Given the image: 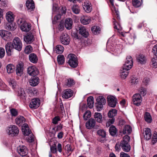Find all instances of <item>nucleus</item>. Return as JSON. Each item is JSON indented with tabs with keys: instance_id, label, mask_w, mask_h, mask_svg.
I'll return each instance as SVG.
<instances>
[{
	"instance_id": "nucleus-3",
	"label": "nucleus",
	"mask_w": 157,
	"mask_h": 157,
	"mask_svg": "<svg viewBox=\"0 0 157 157\" xmlns=\"http://www.w3.org/2000/svg\"><path fill=\"white\" fill-rule=\"evenodd\" d=\"M67 59L68 63L72 67H75L78 64L77 58L75 55L73 54H70L68 56Z\"/></svg>"
},
{
	"instance_id": "nucleus-18",
	"label": "nucleus",
	"mask_w": 157,
	"mask_h": 157,
	"mask_svg": "<svg viewBox=\"0 0 157 157\" xmlns=\"http://www.w3.org/2000/svg\"><path fill=\"white\" fill-rule=\"evenodd\" d=\"M26 6L30 11L33 10L35 8L34 3L33 0H28L26 2Z\"/></svg>"
},
{
	"instance_id": "nucleus-31",
	"label": "nucleus",
	"mask_w": 157,
	"mask_h": 157,
	"mask_svg": "<svg viewBox=\"0 0 157 157\" xmlns=\"http://www.w3.org/2000/svg\"><path fill=\"white\" fill-rule=\"evenodd\" d=\"M71 9L73 12L76 14H78L80 11L79 6L76 4L73 5L72 6Z\"/></svg>"
},
{
	"instance_id": "nucleus-47",
	"label": "nucleus",
	"mask_w": 157,
	"mask_h": 157,
	"mask_svg": "<svg viewBox=\"0 0 157 157\" xmlns=\"http://www.w3.org/2000/svg\"><path fill=\"white\" fill-rule=\"evenodd\" d=\"M109 132L112 136H115L117 133V129L115 126H111L109 129Z\"/></svg>"
},
{
	"instance_id": "nucleus-4",
	"label": "nucleus",
	"mask_w": 157,
	"mask_h": 157,
	"mask_svg": "<svg viewBox=\"0 0 157 157\" xmlns=\"http://www.w3.org/2000/svg\"><path fill=\"white\" fill-rule=\"evenodd\" d=\"M6 132L9 135L14 136L18 134L19 130L16 126L12 125L8 127L6 129Z\"/></svg>"
},
{
	"instance_id": "nucleus-40",
	"label": "nucleus",
	"mask_w": 157,
	"mask_h": 157,
	"mask_svg": "<svg viewBox=\"0 0 157 157\" xmlns=\"http://www.w3.org/2000/svg\"><path fill=\"white\" fill-rule=\"evenodd\" d=\"M91 30L93 33L94 34L99 33L100 31V28L97 26H94L92 27Z\"/></svg>"
},
{
	"instance_id": "nucleus-16",
	"label": "nucleus",
	"mask_w": 157,
	"mask_h": 157,
	"mask_svg": "<svg viewBox=\"0 0 157 157\" xmlns=\"http://www.w3.org/2000/svg\"><path fill=\"white\" fill-rule=\"evenodd\" d=\"M24 41L28 44H31L33 42L34 40L33 35L32 33H28L24 38Z\"/></svg>"
},
{
	"instance_id": "nucleus-41",
	"label": "nucleus",
	"mask_w": 157,
	"mask_h": 157,
	"mask_svg": "<svg viewBox=\"0 0 157 157\" xmlns=\"http://www.w3.org/2000/svg\"><path fill=\"white\" fill-rule=\"evenodd\" d=\"M117 114V110L115 109H113L109 112L108 115L109 117H114L116 116Z\"/></svg>"
},
{
	"instance_id": "nucleus-27",
	"label": "nucleus",
	"mask_w": 157,
	"mask_h": 157,
	"mask_svg": "<svg viewBox=\"0 0 157 157\" xmlns=\"http://www.w3.org/2000/svg\"><path fill=\"white\" fill-rule=\"evenodd\" d=\"M80 21L83 25H87L89 24L91 21L90 17L86 16H83L81 18Z\"/></svg>"
},
{
	"instance_id": "nucleus-62",
	"label": "nucleus",
	"mask_w": 157,
	"mask_h": 157,
	"mask_svg": "<svg viewBox=\"0 0 157 157\" xmlns=\"http://www.w3.org/2000/svg\"><path fill=\"white\" fill-rule=\"evenodd\" d=\"M10 111L12 116H16L17 115V111L15 109H12L10 110Z\"/></svg>"
},
{
	"instance_id": "nucleus-43",
	"label": "nucleus",
	"mask_w": 157,
	"mask_h": 157,
	"mask_svg": "<svg viewBox=\"0 0 157 157\" xmlns=\"http://www.w3.org/2000/svg\"><path fill=\"white\" fill-rule=\"evenodd\" d=\"M12 35L10 32L6 31L3 39L6 40H9L12 38Z\"/></svg>"
},
{
	"instance_id": "nucleus-25",
	"label": "nucleus",
	"mask_w": 157,
	"mask_h": 157,
	"mask_svg": "<svg viewBox=\"0 0 157 157\" xmlns=\"http://www.w3.org/2000/svg\"><path fill=\"white\" fill-rule=\"evenodd\" d=\"M128 70L122 68L120 69V74L121 77L122 79H124L126 78L128 75Z\"/></svg>"
},
{
	"instance_id": "nucleus-36",
	"label": "nucleus",
	"mask_w": 157,
	"mask_h": 157,
	"mask_svg": "<svg viewBox=\"0 0 157 157\" xmlns=\"http://www.w3.org/2000/svg\"><path fill=\"white\" fill-rule=\"evenodd\" d=\"M5 29L7 30L13 31L16 29V27L12 24L7 23L5 26Z\"/></svg>"
},
{
	"instance_id": "nucleus-61",
	"label": "nucleus",
	"mask_w": 157,
	"mask_h": 157,
	"mask_svg": "<svg viewBox=\"0 0 157 157\" xmlns=\"http://www.w3.org/2000/svg\"><path fill=\"white\" fill-rule=\"evenodd\" d=\"M138 82V78L136 77H132L131 80V83L132 85H135Z\"/></svg>"
},
{
	"instance_id": "nucleus-59",
	"label": "nucleus",
	"mask_w": 157,
	"mask_h": 157,
	"mask_svg": "<svg viewBox=\"0 0 157 157\" xmlns=\"http://www.w3.org/2000/svg\"><path fill=\"white\" fill-rule=\"evenodd\" d=\"M65 149L68 153L71 152L73 151L71 146L69 144H67L65 146Z\"/></svg>"
},
{
	"instance_id": "nucleus-21",
	"label": "nucleus",
	"mask_w": 157,
	"mask_h": 157,
	"mask_svg": "<svg viewBox=\"0 0 157 157\" xmlns=\"http://www.w3.org/2000/svg\"><path fill=\"white\" fill-rule=\"evenodd\" d=\"M144 137L147 140H149L151 136V133L150 129L149 128H145L143 132Z\"/></svg>"
},
{
	"instance_id": "nucleus-45",
	"label": "nucleus",
	"mask_w": 157,
	"mask_h": 157,
	"mask_svg": "<svg viewBox=\"0 0 157 157\" xmlns=\"http://www.w3.org/2000/svg\"><path fill=\"white\" fill-rule=\"evenodd\" d=\"M91 113L90 111L87 110L85 112L83 115V118L85 120H86L91 116Z\"/></svg>"
},
{
	"instance_id": "nucleus-64",
	"label": "nucleus",
	"mask_w": 157,
	"mask_h": 157,
	"mask_svg": "<svg viewBox=\"0 0 157 157\" xmlns=\"http://www.w3.org/2000/svg\"><path fill=\"white\" fill-rule=\"evenodd\" d=\"M152 52L154 54L157 56V44L155 45L154 46L152 49Z\"/></svg>"
},
{
	"instance_id": "nucleus-2",
	"label": "nucleus",
	"mask_w": 157,
	"mask_h": 157,
	"mask_svg": "<svg viewBox=\"0 0 157 157\" xmlns=\"http://www.w3.org/2000/svg\"><path fill=\"white\" fill-rule=\"evenodd\" d=\"M130 137L128 135L125 136L122 140L121 142V147L124 151L129 152L131 149V146L129 144Z\"/></svg>"
},
{
	"instance_id": "nucleus-22",
	"label": "nucleus",
	"mask_w": 157,
	"mask_h": 157,
	"mask_svg": "<svg viewBox=\"0 0 157 157\" xmlns=\"http://www.w3.org/2000/svg\"><path fill=\"white\" fill-rule=\"evenodd\" d=\"M39 82V79L38 77H35L31 78L29 81L30 85L32 86L37 85Z\"/></svg>"
},
{
	"instance_id": "nucleus-29",
	"label": "nucleus",
	"mask_w": 157,
	"mask_h": 157,
	"mask_svg": "<svg viewBox=\"0 0 157 157\" xmlns=\"http://www.w3.org/2000/svg\"><path fill=\"white\" fill-rule=\"evenodd\" d=\"M136 58L138 61L141 63H144L146 62V57L144 55L142 54H140Z\"/></svg>"
},
{
	"instance_id": "nucleus-24",
	"label": "nucleus",
	"mask_w": 157,
	"mask_h": 157,
	"mask_svg": "<svg viewBox=\"0 0 157 157\" xmlns=\"http://www.w3.org/2000/svg\"><path fill=\"white\" fill-rule=\"evenodd\" d=\"M23 66V64L22 63H19L17 65L16 72V74L18 75L21 76L22 74Z\"/></svg>"
},
{
	"instance_id": "nucleus-28",
	"label": "nucleus",
	"mask_w": 157,
	"mask_h": 157,
	"mask_svg": "<svg viewBox=\"0 0 157 157\" xmlns=\"http://www.w3.org/2000/svg\"><path fill=\"white\" fill-rule=\"evenodd\" d=\"M29 58L30 61L33 63H36L37 62V57L34 53L30 54L29 56Z\"/></svg>"
},
{
	"instance_id": "nucleus-5",
	"label": "nucleus",
	"mask_w": 157,
	"mask_h": 157,
	"mask_svg": "<svg viewBox=\"0 0 157 157\" xmlns=\"http://www.w3.org/2000/svg\"><path fill=\"white\" fill-rule=\"evenodd\" d=\"M97 105V108L98 111H100L105 105L106 101L105 98L103 96H99L96 99Z\"/></svg>"
},
{
	"instance_id": "nucleus-48",
	"label": "nucleus",
	"mask_w": 157,
	"mask_h": 157,
	"mask_svg": "<svg viewBox=\"0 0 157 157\" xmlns=\"http://www.w3.org/2000/svg\"><path fill=\"white\" fill-rule=\"evenodd\" d=\"M151 65L153 67L155 68H157V57L152 59L151 62Z\"/></svg>"
},
{
	"instance_id": "nucleus-6",
	"label": "nucleus",
	"mask_w": 157,
	"mask_h": 157,
	"mask_svg": "<svg viewBox=\"0 0 157 157\" xmlns=\"http://www.w3.org/2000/svg\"><path fill=\"white\" fill-rule=\"evenodd\" d=\"M132 101L133 104L137 106L141 105L142 98L139 94H136L132 97Z\"/></svg>"
},
{
	"instance_id": "nucleus-26",
	"label": "nucleus",
	"mask_w": 157,
	"mask_h": 157,
	"mask_svg": "<svg viewBox=\"0 0 157 157\" xmlns=\"http://www.w3.org/2000/svg\"><path fill=\"white\" fill-rule=\"evenodd\" d=\"M94 117L97 122L100 123H101L102 122V116L101 113H95Z\"/></svg>"
},
{
	"instance_id": "nucleus-44",
	"label": "nucleus",
	"mask_w": 157,
	"mask_h": 157,
	"mask_svg": "<svg viewBox=\"0 0 157 157\" xmlns=\"http://www.w3.org/2000/svg\"><path fill=\"white\" fill-rule=\"evenodd\" d=\"M109 1L113 7V8L112 9V10L113 12V13L114 14H115L116 16H117V17H118L119 16V15L118 14V11L116 9L115 6H114V0H109Z\"/></svg>"
},
{
	"instance_id": "nucleus-9",
	"label": "nucleus",
	"mask_w": 157,
	"mask_h": 157,
	"mask_svg": "<svg viewBox=\"0 0 157 157\" xmlns=\"http://www.w3.org/2000/svg\"><path fill=\"white\" fill-rule=\"evenodd\" d=\"M60 40L61 43L65 45L68 44L70 41L69 36L65 33H63L61 36Z\"/></svg>"
},
{
	"instance_id": "nucleus-23",
	"label": "nucleus",
	"mask_w": 157,
	"mask_h": 157,
	"mask_svg": "<svg viewBox=\"0 0 157 157\" xmlns=\"http://www.w3.org/2000/svg\"><path fill=\"white\" fill-rule=\"evenodd\" d=\"M72 20L71 18H67L65 21V27L68 29H71L72 28Z\"/></svg>"
},
{
	"instance_id": "nucleus-55",
	"label": "nucleus",
	"mask_w": 157,
	"mask_h": 157,
	"mask_svg": "<svg viewBox=\"0 0 157 157\" xmlns=\"http://www.w3.org/2000/svg\"><path fill=\"white\" fill-rule=\"evenodd\" d=\"M157 141V133H155L153 135L151 142L153 144H155Z\"/></svg>"
},
{
	"instance_id": "nucleus-51",
	"label": "nucleus",
	"mask_w": 157,
	"mask_h": 157,
	"mask_svg": "<svg viewBox=\"0 0 157 157\" xmlns=\"http://www.w3.org/2000/svg\"><path fill=\"white\" fill-rule=\"evenodd\" d=\"M33 48L30 45L26 46L25 49V52L27 54H29L32 52Z\"/></svg>"
},
{
	"instance_id": "nucleus-35",
	"label": "nucleus",
	"mask_w": 157,
	"mask_h": 157,
	"mask_svg": "<svg viewBox=\"0 0 157 157\" xmlns=\"http://www.w3.org/2000/svg\"><path fill=\"white\" fill-rule=\"evenodd\" d=\"M94 98L90 96L88 97L87 99V104L89 107L92 108L94 105Z\"/></svg>"
},
{
	"instance_id": "nucleus-10",
	"label": "nucleus",
	"mask_w": 157,
	"mask_h": 157,
	"mask_svg": "<svg viewBox=\"0 0 157 157\" xmlns=\"http://www.w3.org/2000/svg\"><path fill=\"white\" fill-rule=\"evenodd\" d=\"M18 153L22 156H25L28 153V151L26 147L25 146H20L17 149Z\"/></svg>"
},
{
	"instance_id": "nucleus-57",
	"label": "nucleus",
	"mask_w": 157,
	"mask_h": 157,
	"mask_svg": "<svg viewBox=\"0 0 157 157\" xmlns=\"http://www.w3.org/2000/svg\"><path fill=\"white\" fill-rule=\"evenodd\" d=\"M18 95L19 96H25V92L23 89L20 88L18 89L17 91Z\"/></svg>"
},
{
	"instance_id": "nucleus-30",
	"label": "nucleus",
	"mask_w": 157,
	"mask_h": 157,
	"mask_svg": "<svg viewBox=\"0 0 157 157\" xmlns=\"http://www.w3.org/2000/svg\"><path fill=\"white\" fill-rule=\"evenodd\" d=\"M6 69L7 72L9 74H10L13 73L14 71L15 67L12 64H9L6 66Z\"/></svg>"
},
{
	"instance_id": "nucleus-20",
	"label": "nucleus",
	"mask_w": 157,
	"mask_h": 157,
	"mask_svg": "<svg viewBox=\"0 0 157 157\" xmlns=\"http://www.w3.org/2000/svg\"><path fill=\"white\" fill-rule=\"evenodd\" d=\"M22 131L23 134L25 136L29 135L31 133V131L29 129L28 125L27 124H24L22 125Z\"/></svg>"
},
{
	"instance_id": "nucleus-52",
	"label": "nucleus",
	"mask_w": 157,
	"mask_h": 157,
	"mask_svg": "<svg viewBox=\"0 0 157 157\" xmlns=\"http://www.w3.org/2000/svg\"><path fill=\"white\" fill-rule=\"evenodd\" d=\"M111 118L108 120L107 122L106 123V126L107 127H109L112 124H113L115 121V118L114 117H111Z\"/></svg>"
},
{
	"instance_id": "nucleus-50",
	"label": "nucleus",
	"mask_w": 157,
	"mask_h": 157,
	"mask_svg": "<svg viewBox=\"0 0 157 157\" xmlns=\"http://www.w3.org/2000/svg\"><path fill=\"white\" fill-rule=\"evenodd\" d=\"M27 136L28 137H27L26 140L28 142L31 143L34 141V137L32 133L29 134V135Z\"/></svg>"
},
{
	"instance_id": "nucleus-33",
	"label": "nucleus",
	"mask_w": 157,
	"mask_h": 157,
	"mask_svg": "<svg viewBox=\"0 0 157 157\" xmlns=\"http://www.w3.org/2000/svg\"><path fill=\"white\" fill-rule=\"evenodd\" d=\"M132 131L131 127L128 125H126L124 126L122 132L124 134L130 133Z\"/></svg>"
},
{
	"instance_id": "nucleus-11",
	"label": "nucleus",
	"mask_w": 157,
	"mask_h": 157,
	"mask_svg": "<svg viewBox=\"0 0 157 157\" xmlns=\"http://www.w3.org/2000/svg\"><path fill=\"white\" fill-rule=\"evenodd\" d=\"M108 105L109 106L115 107L117 104L116 98L114 97L109 95L107 97Z\"/></svg>"
},
{
	"instance_id": "nucleus-34",
	"label": "nucleus",
	"mask_w": 157,
	"mask_h": 157,
	"mask_svg": "<svg viewBox=\"0 0 157 157\" xmlns=\"http://www.w3.org/2000/svg\"><path fill=\"white\" fill-rule=\"evenodd\" d=\"M142 3V0H132L133 6L136 8L141 6Z\"/></svg>"
},
{
	"instance_id": "nucleus-46",
	"label": "nucleus",
	"mask_w": 157,
	"mask_h": 157,
	"mask_svg": "<svg viewBox=\"0 0 157 157\" xmlns=\"http://www.w3.org/2000/svg\"><path fill=\"white\" fill-rule=\"evenodd\" d=\"M57 61L59 64H63L64 62V56L62 55H59L57 57Z\"/></svg>"
},
{
	"instance_id": "nucleus-13",
	"label": "nucleus",
	"mask_w": 157,
	"mask_h": 157,
	"mask_svg": "<svg viewBox=\"0 0 157 157\" xmlns=\"http://www.w3.org/2000/svg\"><path fill=\"white\" fill-rule=\"evenodd\" d=\"M40 100L37 98L33 99L29 104V107L31 108L36 109L40 105Z\"/></svg>"
},
{
	"instance_id": "nucleus-49",
	"label": "nucleus",
	"mask_w": 157,
	"mask_h": 157,
	"mask_svg": "<svg viewBox=\"0 0 157 157\" xmlns=\"http://www.w3.org/2000/svg\"><path fill=\"white\" fill-rule=\"evenodd\" d=\"M125 62L126 63H128L132 66L133 64V61L132 57L128 56H127Z\"/></svg>"
},
{
	"instance_id": "nucleus-53",
	"label": "nucleus",
	"mask_w": 157,
	"mask_h": 157,
	"mask_svg": "<svg viewBox=\"0 0 157 157\" xmlns=\"http://www.w3.org/2000/svg\"><path fill=\"white\" fill-rule=\"evenodd\" d=\"M9 85L13 89H14L17 86L16 83L14 80H10L9 82Z\"/></svg>"
},
{
	"instance_id": "nucleus-17",
	"label": "nucleus",
	"mask_w": 157,
	"mask_h": 157,
	"mask_svg": "<svg viewBox=\"0 0 157 157\" xmlns=\"http://www.w3.org/2000/svg\"><path fill=\"white\" fill-rule=\"evenodd\" d=\"M78 29L79 34L85 37H86L88 36L89 35L88 32L85 27L82 25H80L79 26Z\"/></svg>"
},
{
	"instance_id": "nucleus-1",
	"label": "nucleus",
	"mask_w": 157,
	"mask_h": 157,
	"mask_svg": "<svg viewBox=\"0 0 157 157\" xmlns=\"http://www.w3.org/2000/svg\"><path fill=\"white\" fill-rule=\"evenodd\" d=\"M22 44L20 39L16 37L13 39L11 44L7 43L6 45V53L8 55L11 56L13 48L20 51L22 49Z\"/></svg>"
},
{
	"instance_id": "nucleus-38",
	"label": "nucleus",
	"mask_w": 157,
	"mask_h": 157,
	"mask_svg": "<svg viewBox=\"0 0 157 157\" xmlns=\"http://www.w3.org/2000/svg\"><path fill=\"white\" fill-rule=\"evenodd\" d=\"M74 84V81L72 79H67L65 81L64 86H66V87H69L73 85Z\"/></svg>"
},
{
	"instance_id": "nucleus-58",
	"label": "nucleus",
	"mask_w": 157,
	"mask_h": 157,
	"mask_svg": "<svg viewBox=\"0 0 157 157\" xmlns=\"http://www.w3.org/2000/svg\"><path fill=\"white\" fill-rule=\"evenodd\" d=\"M61 18V15L60 14H57L56 15L53 19V20L52 21V23L53 24H55L57 22V21L59 20Z\"/></svg>"
},
{
	"instance_id": "nucleus-15",
	"label": "nucleus",
	"mask_w": 157,
	"mask_h": 157,
	"mask_svg": "<svg viewBox=\"0 0 157 157\" xmlns=\"http://www.w3.org/2000/svg\"><path fill=\"white\" fill-rule=\"evenodd\" d=\"M73 94V91L72 90L67 89L63 91L62 97L64 98L67 99L72 97Z\"/></svg>"
},
{
	"instance_id": "nucleus-8",
	"label": "nucleus",
	"mask_w": 157,
	"mask_h": 157,
	"mask_svg": "<svg viewBox=\"0 0 157 157\" xmlns=\"http://www.w3.org/2000/svg\"><path fill=\"white\" fill-rule=\"evenodd\" d=\"M27 71L30 75L33 77L37 75L39 73L38 69L34 66L29 67L27 69Z\"/></svg>"
},
{
	"instance_id": "nucleus-60",
	"label": "nucleus",
	"mask_w": 157,
	"mask_h": 157,
	"mask_svg": "<svg viewBox=\"0 0 157 157\" xmlns=\"http://www.w3.org/2000/svg\"><path fill=\"white\" fill-rule=\"evenodd\" d=\"M58 10L59 7L58 5L56 4H54L52 8L53 14L55 13Z\"/></svg>"
},
{
	"instance_id": "nucleus-56",
	"label": "nucleus",
	"mask_w": 157,
	"mask_h": 157,
	"mask_svg": "<svg viewBox=\"0 0 157 157\" xmlns=\"http://www.w3.org/2000/svg\"><path fill=\"white\" fill-rule=\"evenodd\" d=\"M132 66L130 64L126 63V62H125V63L124 64L122 68L123 69L124 68L125 69L127 70H129L131 68Z\"/></svg>"
},
{
	"instance_id": "nucleus-54",
	"label": "nucleus",
	"mask_w": 157,
	"mask_h": 157,
	"mask_svg": "<svg viewBox=\"0 0 157 157\" xmlns=\"http://www.w3.org/2000/svg\"><path fill=\"white\" fill-rule=\"evenodd\" d=\"M147 90L146 89L143 87H141L139 89V91L140 93L143 96L145 95L146 94Z\"/></svg>"
},
{
	"instance_id": "nucleus-32",
	"label": "nucleus",
	"mask_w": 157,
	"mask_h": 157,
	"mask_svg": "<svg viewBox=\"0 0 157 157\" xmlns=\"http://www.w3.org/2000/svg\"><path fill=\"white\" fill-rule=\"evenodd\" d=\"M24 121L25 118L21 116L18 117L15 119L16 124L19 125H21Z\"/></svg>"
},
{
	"instance_id": "nucleus-12",
	"label": "nucleus",
	"mask_w": 157,
	"mask_h": 157,
	"mask_svg": "<svg viewBox=\"0 0 157 157\" xmlns=\"http://www.w3.org/2000/svg\"><path fill=\"white\" fill-rule=\"evenodd\" d=\"M95 124V120L93 118H91L87 121L86 123L85 126L87 129H91L94 127Z\"/></svg>"
},
{
	"instance_id": "nucleus-42",
	"label": "nucleus",
	"mask_w": 157,
	"mask_h": 157,
	"mask_svg": "<svg viewBox=\"0 0 157 157\" xmlns=\"http://www.w3.org/2000/svg\"><path fill=\"white\" fill-rule=\"evenodd\" d=\"M98 134L102 138H104L106 137V132L103 129H100L97 132Z\"/></svg>"
},
{
	"instance_id": "nucleus-37",
	"label": "nucleus",
	"mask_w": 157,
	"mask_h": 157,
	"mask_svg": "<svg viewBox=\"0 0 157 157\" xmlns=\"http://www.w3.org/2000/svg\"><path fill=\"white\" fill-rule=\"evenodd\" d=\"M64 49L63 46L60 45H58L56 47L55 51L58 54H61L63 52Z\"/></svg>"
},
{
	"instance_id": "nucleus-7",
	"label": "nucleus",
	"mask_w": 157,
	"mask_h": 157,
	"mask_svg": "<svg viewBox=\"0 0 157 157\" xmlns=\"http://www.w3.org/2000/svg\"><path fill=\"white\" fill-rule=\"evenodd\" d=\"M20 23H22L20 26V28L22 31L27 32L31 29V25L30 23L24 22L22 19L20 20Z\"/></svg>"
},
{
	"instance_id": "nucleus-19",
	"label": "nucleus",
	"mask_w": 157,
	"mask_h": 157,
	"mask_svg": "<svg viewBox=\"0 0 157 157\" xmlns=\"http://www.w3.org/2000/svg\"><path fill=\"white\" fill-rule=\"evenodd\" d=\"M6 20L9 23L13 22L14 19V15L11 11H8L6 14Z\"/></svg>"
},
{
	"instance_id": "nucleus-63",
	"label": "nucleus",
	"mask_w": 157,
	"mask_h": 157,
	"mask_svg": "<svg viewBox=\"0 0 157 157\" xmlns=\"http://www.w3.org/2000/svg\"><path fill=\"white\" fill-rule=\"evenodd\" d=\"M150 82V80L149 78H144L143 81V82L144 85L145 86L147 85Z\"/></svg>"
},
{
	"instance_id": "nucleus-39",
	"label": "nucleus",
	"mask_w": 157,
	"mask_h": 157,
	"mask_svg": "<svg viewBox=\"0 0 157 157\" xmlns=\"http://www.w3.org/2000/svg\"><path fill=\"white\" fill-rule=\"evenodd\" d=\"M144 119L145 121L148 123H151L152 120L151 115L148 112H146L144 114Z\"/></svg>"
},
{
	"instance_id": "nucleus-14",
	"label": "nucleus",
	"mask_w": 157,
	"mask_h": 157,
	"mask_svg": "<svg viewBox=\"0 0 157 157\" xmlns=\"http://www.w3.org/2000/svg\"><path fill=\"white\" fill-rule=\"evenodd\" d=\"M83 7L85 11L87 13L91 12L92 10L91 4L88 1H86L83 4Z\"/></svg>"
}]
</instances>
